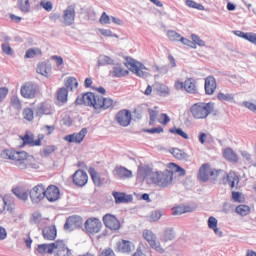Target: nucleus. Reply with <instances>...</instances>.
<instances>
[{"instance_id":"obj_52","label":"nucleus","mask_w":256,"mask_h":256,"mask_svg":"<svg viewBox=\"0 0 256 256\" xmlns=\"http://www.w3.org/2000/svg\"><path fill=\"white\" fill-rule=\"evenodd\" d=\"M10 103L14 109H17L18 111L21 109V100H19V97L12 96Z\"/></svg>"},{"instance_id":"obj_20","label":"nucleus","mask_w":256,"mask_h":256,"mask_svg":"<svg viewBox=\"0 0 256 256\" xmlns=\"http://www.w3.org/2000/svg\"><path fill=\"white\" fill-rule=\"evenodd\" d=\"M55 251V242L50 244H39L36 255H53Z\"/></svg>"},{"instance_id":"obj_15","label":"nucleus","mask_w":256,"mask_h":256,"mask_svg":"<svg viewBox=\"0 0 256 256\" xmlns=\"http://www.w3.org/2000/svg\"><path fill=\"white\" fill-rule=\"evenodd\" d=\"M104 225L108 229H111L112 231H119L121 229V222L117 219V217L111 215V214H106L103 217Z\"/></svg>"},{"instance_id":"obj_56","label":"nucleus","mask_w":256,"mask_h":256,"mask_svg":"<svg viewBox=\"0 0 256 256\" xmlns=\"http://www.w3.org/2000/svg\"><path fill=\"white\" fill-rule=\"evenodd\" d=\"M2 52L5 53V55H13V48L9 45V43L5 42L1 45Z\"/></svg>"},{"instance_id":"obj_5","label":"nucleus","mask_w":256,"mask_h":256,"mask_svg":"<svg viewBox=\"0 0 256 256\" xmlns=\"http://www.w3.org/2000/svg\"><path fill=\"white\" fill-rule=\"evenodd\" d=\"M127 64L126 67L132 72L137 75V77H147V67L145 64L133 59V58H126Z\"/></svg>"},{"instance_id":"obj_29","label":"nucleus","mask_w":256,"mask_h":256,"mask_svg":"<svg viewBox=\"0 0 256 256\" xmlns=\"http://www.w3.org/2000/svg\"><path fill=\"white\" fill-rule=\"evenodd\" d=\"M112 195L115 199L116 204L129 203V201H131L132 199L131 196H126L123 192H113Z\"/></svg>"},{"instance_id":"obj_33","label":"nucleus","mask_w":256,"mask_h":256,"mask_svg":"<svg viewBox=\"0 0 256 256\" xmlns=\"http://www.w3.org/2000/svg\"><path fill=\"white\" fill-rule=\"evenodd\" d=\"M223 155L227 161H231L232 163H237L239 161L237 153H235V151H233L231 148H226L223 152Z\"/></svg>"},{"instance_id":"obj_57","label":"nucleus","mask_w":256,"mask_h":256,"mask_svg":"<svg viewBox=\"0 0 256 256\" xmlns=\"http://www.w3.org/2000/svg\"><path fill=\"white\" fill-rule=\"evenodd\" d=\"M40 6H42L45 11H53V3L51 1L42 0Z\"/></svg>"},{"instance_id":"obj_32","label":"nucleus","mask_w":256,"mask_h":256,"mask_svg":"<svg viewBox=\"0 0 256 256\" xmlns=\"http://www.w3.org/2000/svg\"><path fill=\"white\" fill-rule=\"evenodd\" d=\"M37 73L43 75V77H49V73H51V65L46 62L40 63L37 67Z\"/></svg>"},{"instance_id":"obj_18","label":"nucleus","mask_w":256,"mask_h":256,"mask_svg":"<svg viewBox=\"0 0 256 256\" xmlns=\"http://www.w3.org/2000/svg\"><path fill=\"white\" fill-rule=\"evenodd\" d=\"M87 135V128H82L80 132L66 135L64 141L68 143H81Z\"/></svg>"},{"instance_id":"obj_40","label":"nucleus","mask_w":256,"mask_h":256,"mask_svg":"<svg viewBox=\"0 0 256 256\" xmlns=\"http://www.w3.org/2000/svg\"><path fill=\"white\" fill-rule=\"evenodd\" d=\"M250 212L251 208H249L247 205H239L236 207V213L242 217L249 215Z\"/></svg>"},{"instance_id":"obj_24","label":"nucleus","mask_w":256,"mask_h":256,"mask_svg":"<svg viewBox=\"0 0 256 256\" xmlns=\"http://www.w3.org/2000/svg\"><path fill=\"white\" fill-rule=\"evenodd\" d=\"M184 89L187 93H191L192 95H195L197 93V84L195 83V79L188 78L184 82Z\"/></svg>"},{"instance_id":"obj_4","label":"nucleus","mask_w":256,"mask_h":256,"mask_svg":"<svg viewBox=\"0 0 256 256\" xmlns=\"http://www.w3.org/2000/svg\"><path fill=\"white\" fill-rule=\"evenodd\" d=\"M214 109L215 104L213 102H198L190 107V113L194 119H207Z\"/></svg>"},{"instance_id":"obj_45","label":"nucleus","mask_w":256,"mask_h":256,"mask_svg":"<svg viewBox=\"0 0 256 256\" xmlns=\"http://www.w3.org/2000/svg\"><path fill=\"white\" fill-rule=\"evenodd\" d=\"M20 139L22 141V145L20 147H25V145H30L32 147L33 145V136H30L29 134H25L23 136H20Z\"/></svg>"},{"instance_id":"obj_64","label":"nucleus","mask_w":256,"mask_h":256,"mask_svg":"<svg viewBox=\"0 0 256 256\" xmlns=\"http://www.w3.org/2000/svg\"><path fill=\"white\" fill-rule=\"evenodd\" d=\"M99 256H115V252L111 248L104 249Z\"/></svg>"},{"instance_id":"obj_8","label":"nucleus","mask_w":256,"mask_h":256,"mask_svg":"<svg viewBox=\"0 0 256 256\" xmlns=\"http://www.w3.org/2000/svg\"><path fill=\"white\" fill-rule=\"evenodd\" d=\"M83 227V218L81 216H70L64 224L65 231H75Z\"/></svg>"},{"instance_id":"obj_28","label":"nucleus","mask_w":256,"mask_h":256,"mask_svg":"<svg viewBox=\"0 0 256 256\" xmlns=\"http://www.w3.org/2000/svg\"><path fill=\"white\" fill-rule=\"evenodd\" d=\"M88 173H90V177H91L94 185H96V187H101V185H103L101 176H99V173L97 172V170H95V168L90 167L88 170Z\"/></svg>"},{"instance_id":"obj_58","label":"nucleus","mask_w":256,"mask_h":256,"mask_svg":"<svg viewBox=\"0 0 256 256\" xmlns=\"http://www.w3.org/2000/svg\"><path fill=\"white\" fill-rule=\"evenodd\" d=\"M7 95H9V88L1 87L0 88V103H3V101H5V99L7 98Z\"/></svg>"},{"instance_id":"obj_41","label":"nucleus","mask_w":256,"mask_h":256,"mask_svg":"<svg viewBox=\"0 0 256 256\" xmlns=\"http://www.w3.org/2000/svg\"><path fill=\"white\" fill-rule=\"evenodd\" d=\"M79 85V82H77V78L70 77L66 81V89H70V91H73V89H77Z\"/></svg>"},{"instance_id":"obj_44","label":"nucleus","mask_w":256,"mask_h":256,"mask_svg":"<svg viewBox=\"0 0 256 256\" xmlns=\"http://www.w3.org/2000/svg\"><path fill=\"white\" fill-rule=\"evenodd\" d=\"M22 115L26 121H33L35 117V112H33V109L31 108H25L22 112Z\"/></svg>"},{"instance_id":"obj_26","label":"nucleus","mask_w":256,"mask_h":256,"mask_svg":"<svg viewBox=\"0 0 256 256\" xmlns=\"http://www.w3.org/2000/svg\"><path fill=\"white\" fill-rule=\"evenodd\" d=\"M107 65H115V59L107 55H100L97 59V67H105Z\"/></svg>"},{"instance_id":"obj_39","label":"nucleus","mask_w":256,"mask_h":256,"mask_svg":"<svg viewBox=\"0 0 256 256\" xmlns=\"http://www.w3.org/2000/svg\"><path fill=\"white\" fill-rule=\"evenodd\" d=\"M191 207L177 206L173 208L172 215H183V213H191Z\"/></svg>"},{"instance_id":"obj_62","label":"nucleus","mask_w":256,"mask_h":256,"mask_svg":"<svg viewBox=\"0 0 256 256\" xmlns=\"http://www.w3.org/2000/svg\"><path fill=\"white\" fill-rule=\"evenodd\" d=\"M246 41H249L250 43H253V45H256V34L253 32H248L246 34Z\"/></svg>"},{"instance_id":"obj_47","label":"nucleus","mask_w":256,"mask_h":256,"mask_svg":"<svg viewBox=\"0 0 256 256\" xmlns=\"http://www.w3.org/2000/svg\"><path fill=\"white\" fill-rule=\"evenodd\" d=\"M170 133H173L174 135H179L183 139H189V135L183 131L181 128H171L169 130Z\"/></svg>"},{"instance_id":"obj_34","label":"nucleus","mask_w":256,"mask_h":256,"mask_svg":"<svg viewBox=\"0 0 256 256\" xmlns=\"http://www.w3.org/2000/svg\"><path fill=\"white\" fill-rule=\"evenodd\" d=\"M175 237H176L175 230L173 228H167L164 231L161 241H164V243H167V241H173V239H175Z\"/></svg>"},{"instance_id":"obj_19","label":"nucleus","mask_w":256,"mask_h":256,"mask_svg":"<svg viewBox=\"0 0 256 256\" xmlns=\"http://www.w3.org/2000/svg\"><path fill=\"white\" fill-rule=\"evenodd\" d=\"M113 175L116 179H131V177H133V171L123 166H118L113 170Z\"/></svg>"},{"instance_id":"obj_38","label":"nucleus","mask_w":256,"mask_h":256,"mask_svg":"<svg viewBox=\"0 0 256 256\" xmlns=\"http://www.w3.org/2000/svg\"><path fill=\"white\" fill-rule=\"evenodd\" d=\"M18 7L22 13H29L31 11L29 0H18Z\"/></svg>"},{"instance_id":"obj_12","label":"nucleus","mask_w":256,"mask_h":256,"mask_svg":"<svg viewBox=\"0 0 256 256\" xmlns=\"http://www.w3.org/2000/svg\"><path fill=\"white\" fill-rule=\"evenodd\" d=\"M60 195L61 192L55 185H50L47 187V189L44 190V197H46L47 201L50 203H55V201H58Z\"/></svg>"},{"instance_id":"obj_51","label":"nucleus","mask_w":256,"mask_h":256,"mask_svg":"<svg viewBox=\"0 0 256 256\" xmlns=\"http://www.w3.org/2000/svg\"><path fill=\"white\" fill-rule=\"evenodd\" d=\"M57 151V147L55 145H49L44 147L43 149V155L44 157H49V155H53Z\"/></svg>"},{"instance_id":"obj_43","label":"nucleus","mask_w":256,"mask_h":256,"mask_svg":"<svg viewBox=\"0 0 256 256\" xmlns=\"http://www.w3.org/2000/svg\"><path fill=\"white\" fill-rule=\"evenodd\" d=\"M185 3L187 7H190L191 9H198V11H205V6L193 0H186Z\"/></svg>"},{"instance_id":"obj_49","label":"nucleus","mask_w":256,"mask_h":256,"mask_svg":"<svg viewBox=\"0 0 256 256\" xmlns=\"http://www.w3.org/2000/svg\"><path fill=\"white\" fill-rule=\"evenodd\" d=\"M167 37L170 41H181V34L175 32L174 30H169L167 32Z\"/></svg>"},{"instance_id":"obj_35","label":"nucleus","mask_w":256,"mask_h":256,"mask_svg":"<svg viewBox=\"0 0 256 256\" xmlns=\"http://www.w3.org/2000/svg\"><path fill=\"white\" fill-rule=\"evenodd\" d=\"M37 117H43V115H51V108L45 104H40L36 110Z\"/></svg>"},{"instance_id":"obj_42","label":"nucleus","mask_w":256,"mask_h":256,"mask_svg":"<svg viewBox=\"0 0 256 256\" xmlns=\"http://www.w3.org/2000/svg\"><path fill=\"white\" fill-rule=\"evenodd\" d=\"M41 49L39 48H30L26 51L25 59H33L36 55H41Z\"/></svg>"},{"instance_id":"obj_59","label":"nucleus","mask_w":256,"mask_h":256,"mask_svg":"<svg viewBox=\"0 0 256 256\" xmlns=\"http://www.w3.org/2000/svg\"><path fill=\"white\" fill-rule=\"evenodd\" d=\"M158 121L161 125H167V123L171 122V118L166 113H162Z\"/></svg>"},{"instance_id":"obj_54","label":"nucleus","mask_w":256,"mask_h":256,"mask_svg":"<svg viewBox=\"0 0 256 256\" xmlns=\"http://www.w3.org/2000/svg\"><path fill=\"white\" fill-rule=\"evenodd\" d=\"M99 22L101 23V25H110L111 24V17H109V15H107L106 12H103Z\"/></svg>"},{"instance_id":"obj_3","label":"nucleus","mask_w":256,"mask_h":256,"mask_svg":"<svg viewBox=\"0 0 256 256\" xmlns=\"http://www.w3.org/2000/svg\"><path fill=\"white\" fill-rule=\"evenodd\" d=\"M142 176L144 177H150V180L154 185H157V187L166 188L173 183V172L166 170L164 172L156 171L151 172L149 169L142 170Z\"/></svg>"},{"instance_id":"obj_11","label":"nucleus","mask_w":256,"mask_h":256,"mask_svg":"<svg viewBox=\"0 0 256 256\" xmlns=\"http://www.w3.org/2000/svg\"><path fill=\"white\" fill-rule=\"evenodd\" d=\"M84 226L87 233L95 235V233H99V231H101L103 224L98 218H89L86 220Z\"/></svg>"},{"instance_id":"obj_50","label":"nucleus","mask_w":256,"mask_h":256,"mask_svg":"<svg viewBox=\"0 0 256 256\" xmlns=\"http://www.w3.org/2000/svg\"><path fill=\"white\" fill-rule=\"evenodd\" d=\"M191 39L193 45H198V47H205V41H203L197 34H192Z\"/></svg>"},{"instance_id":"obj_60","label":"nucleus","mask_w":256,"mask_h":256,"mask_svg":"<svg viewBox=\"0 0 256 256\" xmlns=\"http://www.w3.org/2000/svg\"><path fill=\"white\" fill-rule=\"evenodd\" d=\"M144 133H150L152 135H155L156 133L159 134V133H163V127L159 126V127H156V128H151V129H144L143 130Z\"/></svg>"},{"instance_id":"obj_13","label":"nucleus","mask_w":256,"mask_h":256,"mask_svg":"<svg viewBox=\"0 0 256 256\" xmlns=\"http://www.w3.org/2000/svg\"><path fill=\"white\" fill-rule=\"evenodd\" d=\"M75 16H76V12H75V6L70 5L68 6L64 12H63V23L66 27H70V25H73V23H75Z\"/></svg>"},{"instance_id":"obj_37","label":"nucleus","mask_w":256,"mask_h":256,"mask_svg":"<svg viewBox=\"0 0 256 256\" xmlns=\"http://www.w3.org/2000/svg\"><path fill=\"white\" fill-rule=\"evenodd\" d=\"M12 192L14 193V195L19 198L21 201H27V199H29V193H27V191L21 189V188H14L12 190Z\"/></svg>"},{"instance_id":"obj_7","label":"nucleus","mask_w":256,"mask_h":256,"mask_svg":"<svg viewBox=\"0 0 256 256\" xmlns=\"http://www.w3.org/2000/svg\"><path fill=\"white\" fill-rule=\"evenodd\" d=\"M29 195L32 203H41L45 199V186L43 184L34 186Z\"/></svg>"},{"instance_id":"obj_2","label":"nucleus","mask_w":256,"mask_h":256,"mask_svg":"<svg viewBox=\"0 0 256 256\" xmlns=\"http://www.w3.org/2000/svg\"><path fill=\"white\" fill-rule=\"evenodd\" d=\"M75 103L76 105L93 107L96 111H106V109H111V107H113V99L95 95L93 92H88L81 97H78Z\"/></svg>"},{"instance_id":"obj_1","label":"nucleus","mask_w":256,"mask_h":256,"mask_svg":"<svg viewBox=\"0 0 256 256\" xmlns=\"http://www.w3.org/2000/svg\"><path fill=\"white\" fill-rule=\"evenodd\" d=\"M2 157H4V159H10V161H13L14 165L22 171L27 169H39V162H37L35 157L29 155L25 151L4 150L2 152Z\"/></svg>"},{"instance_id":"obj_22","label":"nucleus","mask_w":256,"mask_h":256,"mask_svg":"<svg viewBox=\"0 0 256 256\" xmlns=\"http://www.w3.org/2000/svg\"><path fill=\"white\" fill-rule=\"evenodd\" d=\"M47 221H49V219L43 218V216L39 212H34L30 218L31 225H37L39 229H41V227H44V225H47Z\"/></svg>"},{"instance_id":"obj_27","label":"nucleus","mask_w":256,"mask_h":256,"mask_svg":"<svg viewBox=\"0 0 256 256\" xmlns=\"http://www.w3.org/2000/svg\"><path fill=\"white\" fill-rule=\"evenodd\" d=\"M133 243L129 240H122L117 243V249L121 253H131V246Z\"/></svg>"},{"instance_id":"obj_46","label":"nucleus","mask_w":256,"mask_h":256,"mask_svg":"<svg viewBox=\"0 0 256 256\" xmlns=\"http://www.w3.org/2000/svg\"><path fill=\"white\" fill-rule=\"evenodd\" d=\"M157 107L154 109H149V117H150V125H155V122L157 121V117L159 116V111L155 110Z\"/></svg>"},{"instance_id":"obj_21","label":"nucleus","mask_w":256,"mask_h":256,"mask_svg":"<svg viewBox=\"0 0 256 256\" xmlns=\"http://www.w3.org/2000/svg\"><path fill=\"white\" fill-rule=\"evenodd\" d=\"M45 241H55L57 239V228L55 226H47L42 230Z\"/></svg>"},{"instance_id":"obj_10","label":"nucleus","mask_w":256,"mask_h":256,"mask_svg":"<svg viewBox=\"0 0 256 256\" xmlns=\"http://www.w3.org/2000/svg\"><path fill=\"white\" fill-rule=\"evenodd\" d=\"M132 115L127 109L120 110L115 117L116 122L121 127H129L131 125Z\"/></svg>"},{"instance_id":"obj_63","label":"nucleus","mask_w":256,"mask_h":256,"mask_svg":"<svg viewBox=\"0 0 256 256\" xmlns=\"http://www.w3.org/2000/svg\"><path fill=\"white\" fill-rule=\"evenodd\" d=\"M208 227L209 229H215L217 227V218L211 216L208 219Z\"/></svg>"},{"instance_id":"obj_25","label":"nucleus","mask_w":256,"mask_h":256,"mask_svg":"<svg viewBox=\"0 0 256 256\" xmlns=\"http://www.w3.org/2000/svg\"><path fill=\"white\" fill-rule=\"evenodd\" d=\"M170 153L173 155V157H175V159H178L179 161L189 160V154L179 148H172Z\"/></svg>"},{"instance_id":"obj_36","label":"nucleus","mask_w":256,"mask_h":256,"mask_svg":"<svg viewBox=\"0 0 256 256\" xmlns=\"http://www.w3.org/2000/svg\"><path fill=\"white\" fill-rule=\"evenodd\" d=\"M67 97H69V90L65 87L60 88L57 93L58 101H60V103H67Z\"/></svg>"},{"instance_id":"obj_23","label":"nucleus","mask_w":256,"mask_h":256,"mask_svg":"<svg viewBox=\"0 0 256 256\" xmlns=\"http://www.w3.org/2000/svg\"><path fill=\"white\" fill-rule=\"evenodd\" d=\"M204 87H205L206 95H213V93H215V89H217V82L215 80V77L208 76L205 79Z\"/></svg>"},{"instance_id":"obj_31","label":"nucleus","mask_w":256,"mask_h":256,"mask_svg":"<svg viewBox=\"0 0 256 256\" xmlns=\"http://www.w3.org/2000/svg\"><path fill=\"white\" fill-rule=\"evenodd\" d=\"M226 177L231 189H234L236 185H239V175L234 171H230Z\"/></svg>"},{"instance_id":"obj_53","label":"nucleus","mask_w":256,"mask_h":256,"mask_svg":"<svg viewBox=\"0 0 256 256\" xmlns=\"http://www.w3.org/2000/svg\"><path fill=\"white\" fill-rule=\"evenodd\" d=\"M218 99L219 101H233L235 97L233 94H225V93H218Z\"/></svg>"},{"instance_id":"obj_9","label":"nucleus","mask_w":256,"mask_h":256,"mask_svg":"<svg viewBox=\"0 0 256 256\" xmlns=\"http://www.w3.org/2000/svg\"><path fill=\"white\" fill-rule=\"evenodd\" d=\"M54 256H72L73 252L67 244H65L64 240H56L54 242Z\"/></svg>"},{"instance_id":"obj_48","label":"nucleus","mask_w":256,"mask_h":256,"mask_svg":"<svg viewBox=\"0 0 256 256\" xmlns=\"http://www.w3.org/2000/svg\"><path fill=\"white\" fill-rule=\"evenodd\" d=\"M170 169L174 173H179L180 177H184V175H185V169H183L181 166H179L175 163H170Z\"/></svg>"},{"instance_id":"obj_30","label":"nucleus","mask_w":256,"mask_h":256,"mask_svg":"<svg viewBox=\"0 0 256 256\" xmlns=\"http://www.w3.org/2000/svg\"><path fill=\"white\" fill-rule=\"evenodd\" d=\"M143 238L150 246L155 245V242L157 241V235H155V233L149 229L143 231Z\"/></svg>"},{"instance_id":"obj_17","label":"nucleus","mask_w":256,"mask_h":256,"mask_svg":"<svg viewBox=\"0 0 256 256\" xmlns=\"http://www.w3.org/2000/svg\"><path fill=\"white\" fill-rule=\"evenodd\" d=\"M20 93L24 99H33L37 93V88H35L33 83L28 82L21 87Z\"/></svg>"},{"instance_id":"obj_61","label":"nucleus","mask_w":256,"mask_h":256,"mask_svg":"<svg viewBox=\"0 0 256 256\" xmlns=\"http://www.w3.org/2000/svg\"><path fill=\"white\" fill-rule=\"evenodd\" d=\"M242 105L244 107H246V109H249V111H253V113L256 112V104L255 103H252V102H249V101H244L242 103Z\"/></svg>"},{"instance_id":"obj_14","label":"nucleus","mask_w":256,"mask_h":256,"mask_svg":"<svg viewBox=\"0 0 256 256\" xmlns=\"http://www.w3.org/2000/svg\"><path fill=\"white\" fill-rule=\"evenodd\" d=\"M72 177L73 183L76 184L77 187H85V185H87V182L89 181V176L87 175V172L82 169L77 170Z\"/></svg>"},{"instance_id":"obj_6","label":"nucleus","mask_w":256,"mask_h":256,"mask_svg":"<svg viewBox=\"0 0 256 256\" xmlns=\"http://www.w3.org/2000/svg\"><path fill=\"white\" fill-rule=\"evenodd\" d=\"M221 174L225 175V171L221 169L219 170L211 169V166H209V164H203L199 169L198 179L205 183L209 181V177H213V175H221Z\"/></svg>"},{"instance_id":"obj_55","label":"nucleus","mask_w":256,"mask_h":256,"mask_svg":"<svg viewBox=\"0 0 256 256\" xmlns=\"http://www.w3.org/2000/svg\"><path fill=\"white\" fill-rule=\"evenodd\" d=\"M99 33L103 35L104 37H115L116 39H119V36L117 34H113L111 30L108 29H98Z\"/></svg>"},{"instance_id":"obj_16","label":"nucleus","mask_w":256,"mask_h":256,"mask_svg":"<svg viewBox=\"0 0 256 256\" xmlns=\"http://www.w3.org/2000/svg\"><path fill=\"white\" fill-rule=\"evenodd\" d=\"M129 75V70H126L123 68V65L120 63L115 64L112 67V69L109 71V77H113L116 79H121V77H127Z\"/></svg>"}]
</instances>
